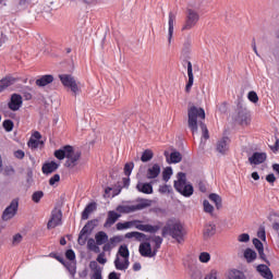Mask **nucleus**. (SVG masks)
Returning <instances> with one entry per match:
<instances>
[{"label": "nucleus", "mask_w": 279, "mask_h": 279, "mask_svg": "<svg viewBox=\"0 0 279 279\" xmlns=\"http://www.w3.org/2000/svg\"><path fill=\"white\" fill-rule=\"evenodd\" d=\"M203 206L205 213H208L209 215H213V213H215V207L210 204V202L205 199L203 202Z\"/></svg>", "instance_id": "nucleus-42"}, {"label": "nucleus", "mask_w": 279, "mask_h": 279, "mask_svg": "<svg viewBox=\"0 0 279 279\" xmlns=\"http://www.w3.org/2000/svg\"><path fill=\"white\" fill-rule=\"evenodd\" d=\"M198 259L201 263H208L210 260V253L208 252L201 253Z\"/></svg>", "instance_id": "nucleus-50"}, {"label": "nucleus", "mask_w": 279, "mask_h": 279, "mask_svg": "<svg viewBox=\"0 0 279 279\" xmlns=\"http://www.w3.org/2000/svg\"><path fill=\"white\" fill-rule=\"evenodd\" d=\"M21 241H23V235H21V233H17L13 236V245H19V243H21Z\"/></svg>", "instance_id": "nucleus-57"}, {"label": "nucleus", "mask_w": 279, "mask_h": 279, "mask_svg": "<svg viewBox=\"0 0 279 279\" xmlns=\"http://www.w3.org/2000/svg\"><path fill=\"white\" fill-rule=\"evenodd\" d=\"M160 175V165L154 163L153 167L147 169L146 178L147 180H155Z\"/></svg>", "instance_id": "nucleus-24"}, {"label": "nucleus", "mask_w": 279, "mask_h": 279, "mask_svg": "<svg viewBox=\"0 0 279 279\" xmlns=\"http://www.w3.org/2000/svg\"><path fill=\"white\" fill-rule=\"evenodd\" d=\"M209 199L215 204L217 210H221L223 205H222L221 196H219V194H216V193L209 194Z\"/></svg>", "instance_id": "nucleus-33"}, {"label": "nucleus", "mask_w": 279, "mask_h": 279, "mask_svg": "<svg viewBox=\"0 0 279 279\" xmlns=\"http://www.w3.org/2000/svg\"><path fill=\"white\" fill-rule=\"evenodd\" d=\"M142 220H131V221H125V222H118L116 225L117 230H128L134 226L136 230H141V232H149L150 234H156L160 228H162V222H158L155 226L151 225H142Z\"/></svg>", "instance_id": "nucleus-3"}, {"label": "nucleus", "mask_w": 279, "mask_h": 279, "mask_svg": "<svg viewBox=\"0 0 279 279\" xmlns=\"http://www.w3.org/2000/svg\"><path fill=\"white\" fill-rule=\"evenodd\" d=\"M45 142L43 141H38V140H34V138H29L28 141V147H32L33 149L38 148L39 145H44Z\"/></svg>", "instance_id": "nucleus-45"}, {"label": "nucleus", "mask_w": 279, "mask_h": 279, "mask_svg": "<svg viewBox=\"0 0 279 279\" xmlns=\"http://www.w3.org/2000/svg\"><path fill=\"white\" fill-rule=\"evenodd\" d=\"M257 236L260 241H267V233L265 232V226H260L257 231Z\"/></svg>", "instance_id": "nucleus-46"}, {"label": "nucleus", "mask_w": 279, "mask_h": 279, "mask_svg": "<svg viewBox=\"0 0 279 279\" xmlns=\"http://www.w3.org/2000/svg\"><path fill=\"white\" fill-rule=\"evenodd\" d=\"M96 245H105L108 243V233L105 231H99L95 234Z\"/></svg>", "instance_id": "nucleus-30"}, {"label": "nucleus", "mask_w": 279, "mask_h": 279, "mask_svg": "<svg viewBox=\"0 0 279 279\" xmlns=\"http://www.w3.org/2000/svg\"><path fill=\"white\" fill-rule=\"evenodd\" d=\"M63 267H65L72 276H75V274L77 272V267L75 266V264H71V262H65V265H63Z\"/></svg>", "instance_id": "nucleus-41"}, {"label": "nucleus", "mask_w": 279, "mask_h": 279, "mask_svg": "<svg viewBox=\"0 0 279 279\" xmlns=\"http://www.w3.org/2000/svg\"><path fill=\"white\" fill-rule=\"evenodd\" d=\"M124 260L121 262V258L119 257V255H117L113 264L116 269H118V271H125V269H128L130 267V257H123Z\"/></svg>", "instance_id": "nucleus-18"}, {"label": "nucleus", "mask_w": 279, "mask_h": 279, "mask_svg": "<svg viewBox=\"0 0 279 279\" xmlns=\"http://www.w3.org/2000/svg\"><path fill=\"white\" fill-rule=\"evenodd\" d=\"M205 279H217V270L213 269Z\"/></svg>", "instance_id": "nucleus-63"}, {"label": "nucleus", "mask_w": 279, "mask_h": 279, "mask_svg": "<svg viewBox=\"0 0 279 279\" xmlns=\"http://www.w3.org/2000/svg\"><path fill=\"white\" fill-rule=\"evenodd\" d=\"M185 64H187V76H189V81L185 85V92L191 93V88H193V82H194L193 63H191V61H185Z\"/></svg>", "instance_id": "nucleus-19"}, {"label": "nucleus", "mask_w": 279, "mask_h": 279, "mask_svg": "<svg viewBox=\"0 0 279 279\" xmlns=\"http://www.w3.org/2000/svg\"><path fill=\"white\" fill-rule=\"evenodd\" d=\"M58 226H62V209L54 208L51 211L47 228L48 230H53V228H58Z\"/></svg>", "instance_id": "nucleus-11"}, {"label": "nucleus", "mask_w": 279, "mask_h": 279, "mask_svg": "<svg viewBox=\"0 0 279 279\" xmlns=\"http://www.w3.org/2000/svg\"><path fill=\"white\" fill-rule=\"evenodd\" d=\"M87 241V250H89V252H93V248H95L97 246V241H95V239L89 238Z\"/></svg>", "instance_id": "nucleus-52"}, {"label": "nucleus", "mask_w": 279, "mask_h": 279, "mask_svg": "<svg viewBox=\"0 0 279 279\" xmlns=\"http://www.w3.org/2000/svg\"><path fill=\"white\" fill-rule=\"evenodd\" d=\"M149 241L150 243L155 244L153 248L158 253V250H160V247L162 246V241H163L162 236L156 235V234L148 235L147 242L149 243Z\"/></svg>", "instance_id": "nucleus-28"}, {"label": "nucleus", "mask_w": 279, "mask_h": 279, "mask_svg": "<svg viewBox=\"0 0 279 279\" xmlns=\"http://www.w3.org/2000/svg\"><path fill=\"white\" fill-rule=\"evenodd\" d=\"M244 258H245L246 263H254V260H256V258H258V254H256V251L247 247L244 251Z\"/></svg>", "instance_id": "nucleus-32"}, {"label": "nucleus", "mask_w": 279, "mask_h": 279, "mask_svg": "<svg viewBox=\"0 0 279 279\" xmlns=\"http://www.w3.org/2000/svg\"><path fill=\"white\" fill-rule=\"evenodd\" d=\"M178 180L174 181V189L177 193H180L183 197H191L195 193L193 184L186 182V173L179 172L177 174Z\"/></svg>", "instance_id": "nucleus-5"}, {"label": "nucleus", "mask_w": 279, "mask_h": 279, "mask_svg": "<svg viewBox=\"0 0 279 279\" xmlns=\"http://www.w3.org/2000/svg\"><path fill=\"white\" fill-rule=\"evenodd\" d=\"M124 236L125 239H135V241H147L149 235L138 231H133V232L125 233Z\"/></svg>", "instance_id": "nucleus-29"}, {"label": "nucleus", "mask_w": 279, "mask_h": 279, "mask_svg": "<svg viewBox=\"0 0 279 279\" xmlns=\"http://www.w3.org/2000/svg\"><path fill=\"white\" fill-rule=\"evenodd\" d=\"M198 191H201V193H206L207 189H206V182L205 181H199L198 182Z\"/></svg>", "instance_id": "nucleus-61"}, {"label": "nucleus", "mask_w": 279, "mask_h": 279, "mask_svg": "<svg viewBox=\"0 0 279 279\" xmlns=\"http://www.w3.org/2000/svg\"><path fill=\"white\" fill-rule=\"evenodd\" d=\"M168 43L171 45V40L173 38V27L175 25V13L169 12V20H168Z\"/></svg>", "instance_id": "nucleus-21"}, {"label": "nucleus", "mask_w": 279, "mask_h": 279, "mask_svg": "<svg viewBox=\"0 0 279 279\" xmlns=\"http://www.w3.org/2000/svg\"><path fill=\"white\" fill-rule=\"evenodd\" d=\"M65 258H68V260H75V251L73 250H68L65 252Z\"/></svg>", "instance_id": "nucleus-56"}, {"label": "nucleus", "mask_w": 279, "mask_h": 279, "mask_svg": "<svg viewBox=\"0 0 279 279\" xmlns=\"http://www.w3.org/2000/svg\"><path fill=\"white\" fill-rule=\"evenodd\" d=\"M154 158V151L151 149H146L143 151L141 160L142 162H149Z\"/></svg>", "instance_id": "nucleus-37"}, {"label": "nucleus", "mask_w": 279, "mask_h": 279, "mask_svg": "<svg viewBox=\"0 0 279 279\" xmlns=\"http://www.w3.org/2000/svg\"><path fill=\"white\" fill-rule=\"evenodd\" d=\"M259 254V258L262 260H264V263H266V265H271V263H269V260L267 259V255H265V248H262L259 251H257Z\"/></svg>", "instance_id": "nucleus-55"}, {"label": "nucleus", "mask_w": 279, "mask_h": 279, "mask_svg": "<svg viewBox=\"0 0 279 279\" xmlns=\"http://www.w3.org/2000/svg\"><path fill=\"white\" fill-rule=\"evenodd\" d=\"M138 252L144 258H154L158 254L154 248L151 250V243L148 241L140 244Z\"/></svg>", "instance_id": "nucleus-13"}, {"label": "nucleus", "mask_w": 279, "mask_h": 279, "mask_svg": "<svg viewBox=\"0 0 279 279\" xmlns=\"http://www.w3.org/2000/svg\"><path fill=\"white\" fill-rule=\"evenodd\" d=\"M21 106H23V96L19 94H13L9 102L10 110H13V112H16V110H21Z\"/></svg>", "instance_id": "nucleus-15"}, {"label": "nucleus", "mask_w": 279, "mask_h": 279, "mask_svg": "<svg viewBox=\"0 0 279 279\" xmlns=\"http://www.w3.org/2000/svg\"><path fill=\"white\" fill-rule=\"evenodd\" d=\"M108 279H121V275L112 271L108 275Z\"/></svg>", "instance_id": "nucleus-64"}, {"label": "nucleus", "mask_w": 279, "mask_h": 279, "mask_svg": "<svg viewBox=\"0 0 279 279\" xmlns=\"http://www.w3.org/2000/svg\"><path fill=\"white\" fill-rule=\"evenodd\" d=\"M198 125L203 132V138H205V141H208V138H210V133L208 132V126L203 121H198Z\"/></svg>", "instance_id": "nucleus-38"}, {"label": "nucleus", "mask_w": 279, "mask_h": 279, "mask_svg": "<svg viewBox=\"0 0 279 279\" xmlns=\"http://www.w3.org/2000/svg\"><path fill=\"white\" fill-rule=\"evenodd\" d=\"M197 119L204 121L206 119V111L202 107H190L187 109V128H190L193 135L198 132Z\"/></svg>", "instance_id": "nucleus-4"}, {"label": "nucleus", "mask_w": 279, "mask_h": 279, "mask_svg": "<svg viewBox=\"0 0 279 279\" xmlns=\"http://www.w3.org/2000/svg\"><path fill=\"white\" fill-rule=\"evenodd\" d=\"M215 234H217V226L210 222L205 225L203 231L204 239H210V236H215Z\"/></svg>", "instance_id": "nucleus-25"}, {"label": "nucleus", "mask_w": 279, "mask_h": 279, "mask_svg": "<svg viewBox=\"0 0 279 279\" xmlns=\"http://www.w3.org/2000/svg\"><path fill=\"white\" fill-rule=\"evenodd\" d=\"M171 175H173V169L171 167H167L163 171H162V180L165 182H169V180H171Z\"/></svg>", "instance_id": "nucleus-39"}, {"label": "nucleus", "mask_w": 279, "mask_h": 279, "mask_svg": "<svg viewBox=\"0 0 279 279\" xmlns=\"http://www.w3.org/2000/svg\"><path fill=\"white\" fill-rule=\"evenodd\" d=\"M101 271L102 270H96L95 272H93V275L90 276V279H104V277L101 276Z\"/></svg>", "instance_id": "nucleus-62"}, {"label": "nucleus", "mask_w": 279, "mask_h": 279, "mask_svg": "<svg viewBox=\"0 0 279 279\" xmlns=\"http://www.w3.org/2000/svg\"><path fill=\"white\" fill-rule=\"evenodd\" d=\"M135 189L138 191V193H144V195H151L154 193L153 182L143 183L138 181Z\"/></svg>", "instance_id": "nucleus-16"}, {"label": "nucleus", "mask_w": 279, "mask_h": 279, "mask_svg": "<svg viewBox=\"0 0 279 279\" xmlns=\"http://www.w3.org/2000/svg\"><path fill=\"white\" fill-rule=\"evenodd\" d=\"M134 169V162H129L124 165V175H126V178H130V175H132V171Z\"/></svg>", "instance_id": "nucleus-44"}, {"label": "nucleus", "mask_w": 279, "mask_h": 279, "mask_svg": "<svg viewBox=\"0 0 279 279\" xmlns=\"http://www.w3.org/2000/svg\"><path fill=\"white\" fill-rule=\"evenodd\" d=\"M99 226V219H92L86 222L83 229L80 231L77 243L78 245H86V241H88V236L93 234V230H95Z\"/></svg>", "instance_id": "nucleus-6"}, {"label": "nucleus", "mask_w": 279, "mask_h": 279, "mask_svg": "<svg viewBox=\"0 0 279 279\" xmlns=\"http://www.w3.org/2000/svg\"><path fill=\"white\" fill-rule=\"evenodd\" d=\"M253 245H254L255 250H257V252H259L260 250H265V246L263 245V242H260L258 240V238L253 239Z\"/></svg>", "instance_id": "nucleus-51"}, {"label": "nucleus", "mask_w": 279, "mask_h": 279, "mask_svg": "<svg viewBox=\"0 0 279 279\" xmlns=\"http://www.w3.org/2000/svg\"><path fill=\"white\" fill-rule=\"evenodd\" d=\"M59 80L65 88H71L72 93L76 95L80 93V86H77V82L75 81V77L71 74H60Z\"/></svg>", "instance_id": "nucleus-9"}, {"label": "nucleus", "mask_w": 279, "mask_h": 279, "mask_svg": "<svg viewBox=\"0 0 279 279\" xmlns=\"http://www.w3.org/2000/svg\"><path fill=\"white\" fill-rule=\"evenodd\" d=\"M170 162L172 165H178V162H182V154H180V151H172L170 154Z\"/></svg>", "instance_id": "nucleus-36"}, {"label": "nucleus", "mask_w": 279, "mask_h": 279, "mask_svg": "<svg viewBox=\"0 0 279 279\" xmlns=\"http://www.w3.org/2000/svg\"><path fill=\"white\" fill-rule=\"evenodd\" d=\"M96 260L97 263H99V265H106L108 263V258H106V253L105 252L99 253Z\"/></svg>", "instance_id": "nucleus-49"}, {"label": "nucleus", "mask_w": 279, "mask_h": 279, "mask_svg": "<svg viewBox=\"0 0 279 279\" xmlns=\"http://www.w3.org/2000/svg\"><path fill=\"white\" fill-rule=\"evenodd\" d=\"M95 210H97L96 202H92V203L87 204L86 207L84 208V210L82 211L81 219L83 221H86V219H88V217H90L92 213H95Z\"/></svg>", "instance_id": "nucleus-20"}, {"label": "nucleus", "mask_w": 279, "mask_h": 279, "mask_svg": "<svg viewBox=\"0 0 279 279\" xmlns=\"http://www.w3.org/2000/svg\"><path fill=\"white\" fill-rule=\"evenodd\" d=\"M89 268L92 269V271H102L101 266H99V264H97V262L93 260L89 263Z\"/></svg>", "instance_id": "nucleus-53"}, {"label": "nucleus", "mask_w": 279, "mask_h": 279, "mask_svg": "<svg viewBox=\"0 0 279 279\" xmlns=\"http://www.w3.org/2000/svg\"><path fill=\"white\" fill-rule=\"evenodd\" d=\"M118 256H121L122 258H130V248H128V244L120 245Z\"/></svg>", "instance_id": "nucleus-35"}, {"label": "nucleus", "mask_w": 279, "mask_h": 279, "mask_svg": "<svg viewBox=\"0 0 279 279\" xmlns=\"http://www.w3.org/2000/svg\"><path fill=\"white\" fill-rule=\"evenodd\" d=\"M2 126L5 132H12L14 130V122L12 120H4Z\"/></svg>", "instance_id": "nucleus-43"}, {"label": "nucleus", "mask_w": 279, "mask_h": 279, "mask_svg": "<svg viewBox=\"0 0 279 279\" xmlns=\"http://www.w3.org/2000/svg\"><path fill=\"white\" fill-rule=\"evenodd\" d=\"M229 145H230V137H228V136L222 137L217 143V151H219V154L227 153L229 149Z\"/></svg>", "instance_id": "nucleus-26"}, {"label": "nucleus", "mask_w": 279, "mask_h": 279, "mask_svg": "<svg viewBox=\"0 0 279 279\" xmlns=\"http://www.w3.org/2000/svg\"><path fill=\"white\" fill-rule=\"evenodd\" d=\"M16 80L12 78L11 76L3 77L0 80V93H3L5 88H9V86H12Z\"/></svg>", "instance_id": "nucleus-31"}, {"label": "nucleus", "mask_w": 279, "mask_h": 279, "mask_svg": "<svg viewBox=\"0 0 279 279\" xmlns=\"http://www.w3.org/2000/svg\"><path fill=\"white\" fill-rule=\"evenodd\" d=\"M251 122L252 118H250V112L243 109L238 111L236 116L234 117V123H238V125H242V128L250 125Z\"/></svg>", "instance_id": "nucleus-12"}, {"label": "nucleus", "mask_w": 279, "mask_h": 279, "mask_svg": "<svg viewBox=\"0 0 279 279\" xmlns=\"http://www.w3.org/2000/svg\"><path fill=\"white\" fill-rule=\"evenodd\" d=\"M123 241V238L121 235H114L110 238L109 243L111 246L117 247L118 243H121Z\"/></svg>", "instance_id": "nucleus-48"}, {"label": "nucleus", "mask_w": 279, "mask_h": 279, "mask_svg": "<svg viewBox=\"0 0 279 279\" xmlns=\"http://www.w3.org/2000/svg\"><path fill=\"white\" fill-rule=\"evenodd\" d=\"M121 219V214L114 211V210H109L107 214V220L104 223V228H112Z\"/></svg>", "instance_id": "nucleus-14"}, {"label": "nucleus", "mask_w": 279, "mask_h": 279, "mask_svg": "<svg viewBox=\"0 0 279 279\" xmlns=\"http://www.w3.org/2000/svg\"><path fill=\"white\" fill-rule=\"evenodd\" d=\"M78 277H80L81 279H86V278H88V268L85 267L83 270L78 271Z\"/></svg>", "instance_id": "nucleus-58"}, {"label": "nucleus", "mask_w": 279, "mask_h": 279, "mask_svg": "<svg viewBox=\"0 0 279 279\" xmlns=\"http://www.w3.org/2000/svg\"><path fill=\"white\" fill-rule=\"evenodd\" d=\"M199 23V13L193 9H186L184 24L181 28L182 32L193 29Z\"/></svg>", "instance_id": "nucleus-8"}, {"label": "nucleus", "mask_w": 279, "mask_h": 279, "mask_svg": "<svg viewBox=\"0 0 279 279\" xmlns=\"http://www.w3.org/2000/svg\"><path fill=\"white\" fill-rule=\"evenodd\" d=\"M52 82H53V75L46 74V75H41L39 78H37L35 84H36V86H39V88H43L45 86H49V84H52Z\"/></svg>", "instance_id": "nucleus-22"}, {"label": "nucleus", "mask_w": 279, "mask_h": 279, "mask_svg": "<svg viewBox=\"0 0 279 279\" xmlns=\"http://www.w3.org/2000/svg\"><path fill=\"white\" fill-rule=\"evenodd\" d=\"M54 158L58 160H64V158H66L64 167L73 169L74 167H77V162H80V158H82V151H75L73 146L65 145L60 149L54 150Z\"/></svg>", "instance_id": "nucleus-1"}, {"label": "nucleus", "mask_w": 279, "mask_h": 279, "mask_svg": "<svg viewBox=\"0 0 279 279\" xmlns=\"http://www.w3.org/2000/svg\"><path fill=\"white\" fill-rule=\"evenodd\" d=\"M247 99L252 104H258V94H256V92L252 90L247 94Z\"/></svg>", "instance_id": "nucleus-47"}, {"label": "nucleus", "mask_w": 279, "mask_h": 279, "mask_svg": "<svg viewBox=\"0 0 279 279\" xmlns=\"http://www.w3.org/2000/svg\"><path fill=\"white\" fill-rule=\"evenodd\" d=\"M161 236L163 239L171 236L178 243H182L184 241V226L180 221H168L161 230Z\"/></svg>", "instance_id": "nucleus-2"}, {"label": "nucleus", "mask_w": 279, "mask_h": 279, "mask_svg": "<svg viewBox=\"0 0 279 279\" xmlns=\"http://www.w3.org/2000/svg\"><path fill=\"white\" fill-rule=\"evenodd\" d=\"M19 213V198H13L10 205L2 213V221H10L14 219Z\"/></svg>", "instance_id": "nucleus-10"}, {"label": "nucleus", "mask_w": 279, "mask_h": 279, "mask_svg": "<svg viewBox=\"0 0 279 279\" xmlns=\"http://www.w3.org/2000/svg\"><path fill=\"white\" fill-rule=\"evenodd\" d=\"M257 271H258V274H260V276L263 278L274 279V272H271V269H269V266H267L265 264H259L257 266Z\"/></svg>", "instance_id": "nucleus-23"}, {"label": "nucleus", "mask_w": 279, "mask_h": 279, "mask_svg": "<svg viewBox=\"0 0 279 279\" xmlns=\"http://www.w3.org/2000/svg\"><path fill=\"white\" fill-rule=\"evenodd\" d=\"M15 158H17L19 160H23V158H25V151H23L22 149H19L14 153Z\"/></svg>", "instance_id": "nucleus-59"}, {"label": "nucleus", "mask_w": 279, "mask_h": 279, "mask_svg": "<svg viewBox=\"0 0 279 279\" xmlns=\"http://www.w3.org/2000/svg\"><path fill=\"white\" fill-rule=\"evenodd\" d=\"M59 180H60V174H54L53 177H51L49 179L50 186H53L56 184V182H58Z\"/></svg>", "instance_id": "nucleus-60"}, {"label": "nucleus", "mask_w": 279, "mask_h": 279, "mask_svg": "<svg viewBox=\"0 0 279 279\" xmlns=\"http://www.w3.org/2000/svg\"><path fill=\"white\" fill-rule=\"evenodd\" d=\"M228 279H247V277L239 269H231L228 274Z\"/></svg>", "instance_id": "nucleus-34"}, {"label": "nucleus", "mask_w": 279, "mask_h": 279, "mask_svg": "<svg viewBox=\"0 0 279 279\" xmlns=\"http://www.w3.org/2000/svg\"><path fill=\"white\" fill-rule=\"evenodd\" d=\"M142 202L137 205H119L116 210L121 215H130V213H136V210H143L151 206V201L149 199H142Z\"/></svg>", "instance_id": "nucleus-7"}, {"label": "nucleus", "mask_w": 279, "mask_h": 279, "mask_svg": "<svg viewBox=\"0 0 279 279\" xmlns=\"http://www.w3.org/2000/svg\"><path fill=\"white\" fill-rule=\"evenodd\" d=\"M267 160V153L255 151L251 157H248L250 165H263Z\"/></svg>", "instance_id": "nucleus-17"}, {"label": "nucleus", "mask_w": 279, "mask_h": 279, "mask_svg": "<svg viewBox=\"0 0 279 279\" xmlns=\"http://www.w3.org/2000/svg\"><path fill=\"white\" fill-rule=\"evenodd\" d=\"M239 243H250V235L247 233H242L238 236Z\"/></svg>", "instance_id": "nucleus-54"}, {"label": "nucleus", "mask_w": 279, "mask_h": 279, "mask_svg": "<svg viewBox=\"0 0 279 279\" xmlns=\"http://www.w3.org/2000/svg\"><path fill=\"white\" fill-rule=\"evenodd\" d=\"M59 167H60V165H58L56 161H50V162H46L43 165L41 171L46 175H49L50 173L58 171Z\"/></svg>", "instance_id": "nucleus-27"}, {"label": "nucleus", "mask_w": 279, "mask_h": 279, "mask_svg": "<svg viewBox=\"0 0 279 279\" xmlns=\"http://www.w3.org/2000/svg\"><path fill=\"white\" fill-rule=\"evenodd\" d=\"M45 197V192L43 191H36L33 193L32 195V201L35 203V204H40V199Z\"/></svg>", "instance_id": "nucleus-40"}]
</instances>
